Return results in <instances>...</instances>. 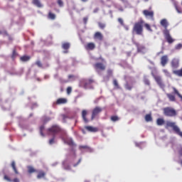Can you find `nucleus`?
Segmentation results:
<instances>
[{"label": "nucleus", "instance_id": "nucleus-1", "mask_svg": "<svg viewBox=\"0 0 182 182\" xmlns=\"http://www.w3.org/2000/svg\"><path fill=\"white\" fill-rule=\"evenodd\" d=\"M161 26H163L164 28V30L163 31L164 36L165 37V39L168 43H173V42L176 41L173 37H171V35L170 34V31L167 29L168 28V21L167 19L164 18L161 19L160 21Z\"/></svg>", "mask_w": 182, "mask_h": 182}, {"label": "nucleus", "instance_id": "nucleus-2", "mask_svg": "<svg viewBox=\"0 0 182 182\" xmlns=\"http://www.w3.org/2000/svg\"><path fill=\"white\" fill-rule=\"evenodd\" d=\"M143 25H144V21L143 20L136 22L132 29L133 33H136V35H143Z\"/></svg>", "mask_w": 182, "mask_h": 182}, {"label": "nucleus", "instance_id": "nucleus-3", "mask_svg": "<svg viewBox=\"0 0 182 182\" xmlns=\"http://www.w3.org/2000/svg\"><path fill=\"white\" fill-rule=\"evenodd\" d=\"M168 127H171L174 133H176V134H178V136L182 137V132L180 130V127L177 126V124H176V122L167 121L166 124V129H168Z\"/></svg>", "mask_w": 182, "mask_h": 182}, {"label": "nucleus", "instance_id": "nucleus-4", "mask_svg": "<svg viewBox=\"0 0 182 182\" xmlns=\"http://www.w3.org/2000/svg\"><path fill=\"white\" fill-rule=\"evenodd\" d=\"M173 93H166V97H168L169 102H176V95L179 97V98L182 100V95L178 92V90L176 87H172Z\"/></svg>", "mask_w": 182, "mask_h": 182}, {"label": "nucleus", "instance_id": "nucleus-5", "mask_svg": "<svg viewBox=\"0 0 182 182\" xmlns=\"http://www.w3.org/2000/svg\"><path fill=\"white\" fill-rule=\"evenodd\" d=\"M164 116L167 117H176L177 116V111L171 107H166L163 109Z\"/></svg>", "mask_w": 182, "mask_h": 182}, {"label": "nucleus", "instance_id": "nucleus-6", "mask_svg": "<svg viewBox=\"0 0 182 182\" xmlns=\"http://www.w3.org/2000/svg\"><path fill=\"white\" fill-rule=\"evenodd\" d=\"M48 134H52L53 136H56L58 133L62 132V129L58 125H53L51 127L47 129Z\"/></svg>", "mask_w": 182, "mask_h": 182}, {"label": "nucleus", "instance_id": "nucleus-7", "mask_svg": "<svg viewBox=\"0 0 182 182\" xmlns=\"http://www.w3.org/2000/svg\"><path fill=\"white\" fill-rule=\"evenodd\" d=\"M93 68L97 73L105 72V70H106V65H105L103 63H95L93 65Z\"/></svg>", "mask_w": 182, "mask_h": 182}, {"label": "nucleus", "instance_id": "nucleus-8", "mask_svg": "<svg viewBox=\"0 0 182 182\" xmlns=\"http://www.w3.org/2000/svg\"><path fill=\"white\" fill-rule=\"evenodd\" d=\"M103 112V108L101 107H95L92 110V115H91V120H95L100 113Z\"/></svg>", "mask_w": 182, "mask_h": 182}, {"label": "nucleus", "instance_id": "nucleus-9", "mask_svg": "<svg viewBox=\"0 0 182 182\" xmlns=\"http://www.w3.org/2000/svg\"><path fill=\"white\" fill-rule=\"evenodd\" d=\"M142 14L145 18H149L151 21H154V11L153 10H144Z\"/></svg>", "mask_w": 182, "mask_h": 182}, {"label": "nucleus", "instance_id": "nucleus-10", "mask_svg": "<svg viewBox=\"0 0 182 182\" xmlns=\"http://www.w3.org/2000/svg\"><path fill=\"white\" fill-rule=\"evenodd\" d=\"M154 78L155 79V81L156 82L159 87H161V89H164V87H166V85H164V82H163V80L161 79V77L154 75Z\"/></svg>", "mask_w": 182, "mask_h": 182}, {"label": "nucleus", "instance_id": "nucleus-11", "mask_svg": "<svg viewBox=\"0 0 182 182\" xmlns=\"http://www.w3.org/2000/svg\"><path fill=\"white\" fill-rule=\"evenodd\" d=\"M64 142L65 143V144L70 146V147H72L71 151H73V153L75 152V147H76V144H75V142H73V139H68L67 140H65Z\"/></svg>", "mask_w": 182, "mask_h": 182}, {"label": "nucleus", "instance_id": "nucleus-12", "mask_svg": "<svg viewBox=\"0 0 182 182\" xmlns=\"http://www.w3.org/2000/svg\"><path fill=\"white\" fill-rule=\"evenodd\" d=\"M87 113L88 112L86 109H82L81 112L82 119L85 123H89V119H87Z\"/></svg>", "mask_w": 182, "mask_h": 182}, {"label": "nucleus", "instance_id": "nucleus-13", "mask_svg": "<svg viewBox=\"0 0 182 182\" xmlns=\"http://www.w3.org/2000/svg\"><path fill=\"white\" fill-rule=\"evenodd\" d=\"M167 63H168V56L166 55H163L161 58V65L162 66H166L167 65Z\"/></svg>", "mask_w": 182, "mask_h": 182}, {"label": "nucleus", "instance_id": "nucleus-14", "mask_svg": "<svg viewBox=\"0 0 182 182\" xmlns=\"http://www.w3.org/2000/svg\"><path fill=\"white\" fill-rule=\"evenodd\" d=\"M85 130H87V132H90L91 133H96L97 132H99V129L97 127L92 126L85 127Z\"/></svg>", "mask_w": 182, "mask_h": 182}, {"label": "nucleus", "instance_id": "nucleus-15", "mask_svg": "<svg viewBox=\"0 0 182 182\" xmlns=\"http://www.w3.org/2000/svg\"><path fill=\"white\" fill-rule=\"evenodd\" d=\"M95 48H96V45H95L94 43H88L85 46V49H87V50H93V49H95Z\"/></svg>", "mask_w": 182, "mask_h": 182}, {"label": "nucleus", "instance_id": "nucleus-16", "mask_svg": "<svg viewBox=\"0 0 182 182\" xmlns=\"http://www.w3.org/2000/svg\"><path fill=\"white\" fill-rule=\"evenodd\" d=\"M171 65L173 69H177L178 68V60L173 58L171 62Z\"/></svg>", "mask_w": 182, "mask_h": 182}, {"label": "nucleus", "instance_id": "nucleus-17", "mask_svg": "<svg viewBox=\"0 0 182 182\" xmlns=\"http://www.w3.org/2000/svg\"><path fill=\"white\" fill-rule=\"evenodd\" d=\"M95 82V80H92V79H89V80H86L84 81V87L87 88L89 87L92 83H93Z\"/></svg>", "mask_w": 182, "mask_h": 182}, {"label": "nucleus", "instance_id": "nucleus-18", "mask_svg": "<svg viewBox=\"0 0 182 182\" xmlns=\"http://www.w3.org/2000/svg\"><path fill=\"white\" fill-rule=\"evenodd\" d=\"M94 38L95 39H98V41H103V35L99 31L95 33Z\"/></svg>", "mask_w": 182, "mask_h": 182}, {"label": "nucleus", "instance_id": "nucleus-19", "mask_svg": "<svg viewBox=\"0 0 182 182\" xmlns=\"http://www.w3.org/2000/svg\"><path fill=\"white\" fill-rule=\"evenodd\" d=\"M134 45H135V46L136 47L138 52H141V50L144 49V46L140 45L139 43L134 42Z\"/></svg>", "mask_w": 182, "mask_h": 182}, {"label": "nucleus", "instance_id": "nucleus-20", "mask_svg": "<svg viewBox=\"0 0 182 182\" xmlns=\"http://www.w3.org/2000/svg\"><path fill=\"white\" fill-rule=\"evenodd\" d=\"M68 100L65 98H59L56 101V105H65V103H67Z\"/></svg>", "mask_w": 182, "mask_h": 182}, {"label": "nucleus", "instance_id": "nucleus-21", "mask_svg": "<svg viewBox=\"0 0 182 182\" xmlns=\"http://www.w3.org/2000/svg\"><path fill=\"white\" fill-rule=\"evenodd\" d=\"M48 19H51V21H55L56 19V14L52 13V11H49L48 14Z\"/></svg>", "mask_w": 182, "mask_h": 182}, {"label": "nucleus", "instance_id": "nucleus-22", "mask_svg": "<svg viewBox=\"0 0 182 182\" xmlns=\"http://www.w3.org/2000/svg\"><path fill=\"white\" fill-rule=\"evenodd\" d=\"M20 60H21V62H28V61L31 60V56L23 55L20 58Z\"/></svg>", "mask_w": 182, "mask_h": 182}, {"label": "nucleus", "instance_id": "nucleus-23", "mask_svg": "<svg viewBox=\"0 0 182 182\" xmlns=\"http://www.w3.org/2000/svg\"><path fill=\"white\" fill-rule=\"evenodd\" d=\"M46 173L43 171H40L37 175V178L41 179L45 178Z\"/></svg>", "mask_w": 182, "mask_h": 182}, {"label": "nucleus", "instance_id": "nucleus-24", "mask_svg": "<svg viewBox=\"0 0 182 182\" xmlns=\"http://www.w3.org/2000/svg\"><path fill=\"white\" fill-rule=\"evenodd\" d=\"M4 180H6V181L9 182H19V179L18 178H14V180L11 179L8 176L5 175L4 176Z\"/></svg>", "mask_w": 182, "mask_h": 182}, {"label": "nucleus", "instance_id": "nucleus-25", "mask_svg": "<svg viewBox=\"0 0 182 182\" xmlns=\"http://www.w3.org/2000/svg\"><path fill=\"white\" fill-rule=\"evenodd\" d=\"M11 167L15 173V174H19V172L18 171V169L16 168V164L14 161L11 162Z\"/></svg>", "mask_w": 182, "mask_h": 182}, {"label": "nucleus", "instance_id": "nucleus-26", "mask_svg": "<svg viewBox=\"0 0 182 182\" xmlns=\"http://www.w3.org/2000/svg\"><path fill=\"white\" fill-rule=\"evenodd\" d=\"M107 80H109V79L110 78V77H112V76H113V70H112V69H108L107 70Z\"/></svg>", "mask_w": 182, "mask_h": 182}, {"label": "nucleus", "instance_id": "nucleus-27", "mask_svg": "<svg viewBox=\"0 0 182 182\" xmlns=\"http://www.w3.org/2000/svg\"><path fill=\"white\" fill-rule=\"evenodd\" d=\"M28 168V172L29 173V174H32V173H38V171L35 168H33V166H29L27 167Z\"/></svg>", "mask_w": 182, "mask_h": 182}, {"label": "nucleus", "instance_id": "nucleus-28", "mask_svg": "<svg viewBox=\"0 0 182 182\" xmlns=\"http://www.w3.org/2000/svg\"><path fill=\"white\" fill-rule=\"evenodd\" d=\"M173 73L176 75V76H179V77H182V68L180 70H173Z\"/></svg>", "mask_w": 182, "mask_h": 182}, {"label": "nucleus", "instance_id": "nucleus-29", "mask_svg": "<svg viewBox=\"0 0 182 182\" xmlns=\"http://www.w3.org/2000/svg\"><path fill=\"white\" fill-rule=\"evenodd\" d=\"M33 4L38 8H42V4L41 3V1H39V0H33Z\"/></svg>", "mask_w": 182, "mask_h": 182}, {"label": "nucleus", "instance_id": "nucleus-30", "mask_svg": "<svg viewBox=\"0 0 182 182\" xmlns=\"http://www.w3.org/2000/svg\"><path fill=\"white\" fill-rule=\"evenodd\" d=\"M62 48H63V49H64V50H68V49H69L70 48V43H64L62 45Z\"/></svg>", "mask_w": 182, "mask_h": 182}, {"label": "nucleus", "instance_id": "nucleus-31", "mask_svg": "<svg viewBox=\"0 0 182 182\" xmlns=\"http://www.w3.org/2000/svg\"><path fill=\"white\" fill-rule=\"evenodd\" d=\"M146 122H153V118L151 117V114H148L145 116Z\"/></svg>", "mask_w": 182, "mask_h": 182}, {"label": "nucleus", "instance_id": "nucleus-32", "mask_svg": "<svg viewBox=\"0 0 182 182\" xmlns=\"http://www.w3.org/2000/svg\"><path fill=\"white\" fill-rule=\"evenodd\" d=\"M156 124H158V126H163V124H164V119L159 118L156 120Z\"/></svg>", "mask_w": 182, "mask_h": 182}, {"label": "nucleus", "instance_id": "nucleus-33", "mask_svg": "<svg viewBox=\"0 0 182 182\" xmlns=\"http://www.w3.org/2000/svg\"><path fill=\"white\" fill-rule=\"evenodd\" d=\"M112 122H119L120 120V118L117 117V115H114L110 117Z\"/></svg>", "mask_w": 182, "mask_h": 182}, {"label": "nucleus", "instance_id": "nucleus-34", "mask_svg": "<svg viewBox=\"0 0 182 182\" xmlns=\"http://www.w3.org/2000/svg\"><path fill=\"white\" fill-rule=\"evenodd\" d=\"M98 26L100 29H105V28H106V24L105 23L99 22Z\"/></svg>", "mask_w": 182, "mask_h": 182}, {"label": "nucleus", "instance_id": "nucleus-35", "mask_svg": "<svg viewBox=\"0 0 182 182\" xmlns=\"http://www.w3.org/2000/svg\"><path fill=\"white\" fill-rule=\"evenodd\" d=\"M43 130H45V125H42L40 127V134L41 136H44Z\"/></svg>", "mask_w": 182, "mask_h": 182}, {"label": "nucleus", "instance_id": "nucleus-36", "mask_svg": "<svg viewBox=\"0 0 182 182\" xmlns=\"http://www.w3.org/2000/svg\"><path fill=\"white\" fill-rule=\"evenodd\" d=\"M16 56H18V53H16V50L14 49L11 55V58L14 60Z\"/></svg>", "mask_w": 182, "mask_h": 182}, {"label": "nucleus", "instance_id": "nucleus-37", "mask_svg": "<svg viewBox=\"0 0 182 182\" xmlns=\"http://www.w3.org/2000/svg\"><path fill=\"white\" fill-rule=\"evenodd\" d=\"M144 27L146 28V29H147V31H149V32H151L153 31L151 30V27L149 26V23H145Z\"/></svg>", "mask_w": 182, "mask_h": 182}, {"label": "nucleus", "instance_id": "nucleus-38", "mask_svg": "<svg viewBox=\"0 0 182 182\" xmlns=\"http://www.w3.org/2000/svg\"><path fill=\"white\" fill-rule=\"evenodd\" d=\"M80 150H82V149H87L89 150V149H90V147H89L87 145H81L79 146Z\"/></svg>", "mask_w": 182, "mask_h": 182}, {"label": "nucleus", "instance_id": "nucleus-39", "mask_svg": "<svg viewBox=\"0 0 182 182\" xmlns=\"http://www.w3.org/2000/svg\"><path fill=\"white\" fill-rule=\"evenodd\" d=\"M175 9H176L178 14H181V12H182L181 7L176 5Z\"/></svg>", "mask_w": 182, "mask_h": 182}, {"label": "nucleus", "instance_id": "nucleus-40", "mask_svg": "<svg viewBox=\"0 0 182 182\" xmlns=\"http://www.w3.org/2000/svg\"><path fill=\"white\" fill-rule=\"evenodd\" d=\"M182 48V44L181 43H178L175 46V49L176 50H180V49Z\"/></svg>", "mask_w": 182, "mask_h": 182}, {"label": "nucleus", "instance_id": "nucleus-41", "mask_svg": "<svg viewBox=\"0 0 182 182\" xmlns=\"http://www.w3.org/2000/svg\"><path fill=\"white\" fill-rule=\"evenodd\" d=\"M62 119H63V121L64 123H66V119H68V116L65 114H63L60 115Z\"/></svg>", "mask_w": 182, "mask_h": 182}, {"label": "nucleus", "instance_id": "nucleus-42", "mask_svg": "<svg viewBox=\"0 0 182 182\" xmlns=\"http://www.w3.org/2000/svg\"><path fill=\"white\" fill-rule=\"evenodd\" d=\"M118 22H119V23H120V25H122V26H124V21H123V18H119Z\"/></svg>", "mask_w": 182, "mask_h": 182}, {"label": "nucleus", "instance_id": "nucleus-43", "mask_svg": "<svg viewBox=\"0 0 182 182\" xmlns=\"http://www.w3.org/2000/svg\"><path fill=\"white\" fill-rule=\"evenodd\" d=\"M144 83L145 85H146L147 86H150V80H149V79H147V78H145L144 80Z\"/></svg>", "mask_w": 182, "mask_h": 182}, {"label": "nucleus", "instance_id": "nucleus-44", "mask_svg": "<svg viewBox=\"0 0 182 182\" xmlns=\"http://www.w3.org/2000/svg\"><path fill=\"white\" fill-rule=\"evenodd\" d=\"M113 85L117 87V89H119V83L117 82V80H113Z\"/></svg>", "mask_w": 182, "mask_h": 182}, {"label": "nucleus", "instance_id": "nucleus-45", "mask_svg": "<svg viewBox=\"0 0 182 182\" xmlns=\"http://www.w3.org/2000/svg\"><path fill=\"white\" fill-rule=\"evenodd\" d=\"M36 65H38V68H43V65H42V63L39 60H37L36 62Z\"/></svg>", "mask_w": 182, "mask_h": 182}, {"label": "nucleus", "instance_id": "nucleus-46", "mask_svg": "<svg viewBox=\"0 0 182 182\" xmlns=\"http://www.w3.org/2000/svg\"><path fill=\"white\" fill-rule=\"evenodd\" d=\"M163 72H164V75H166V76L170 77V73L168 72V70L164 69V70H163Z\"/></svg>", "mask_w": 182, "mask_h": 182}, {"label": "nucleus", "instance_id": "nucleus-47", "mask_svg": "<svg viewBox=\"0 0 182 182\" xmlns=\"http://www.w3.org/2000/svg\"><path fill=\"white\" fill-rule=\"evenodd\" d=\"M126 89H127V90H132V89L133 88V87H132V85L127 84L125 85Z\"/></svg>", "mask_w": 182, "mask_h": 182}, {"label": "nucleus", "instance_id": "nucleus-48", "mask_svg": "<svg viewBox=\"0 0 182 182\" xmlns=\"http://www.w3.org/2000/svg\"><path fill=\"white\" fill-rule=\"evenodd\" d=\"M67 93H68V95H70V93H72V87H68L67 88Z\"/></svg>", "mask_w": 182, "mask_h": 182}, {"label": "nucleus", "instance_id": "nucleus-49", "mask_svg": "<svg viewBox=\"0 0 182 182\" xmlns=\"http://www.w3.org/2000/svg\"><path fill=\"white\" fill-rule=\"evenodd\" d=\"M53 143H55V136L49 140V144H53Z\"/></svg>", "mask_w": 182, "mask_h": 182}, {"label": "nucleus", "instance_id": "nucleus-50", "mask_svg": "<svg viewBox=\"0 0 182 182\" xmlns=\"http://www.w3.org/2000/svg\"><path fill=\"white\" fill-rule=\"evenodd\" d=\"M59 6H63V1L62 0H58Z\"/></svg>", "mask_w": 182, "mask_h": 182}, {"label": "nucleus", "instance_id": "nucleus-51", "mask_svg": "<svg viewBox=\"0 0 182 182\" xmlns=\"http://www.w3.org/2000/svg\"><path fill=\"white\" fill-rule=\"evenodd\" d=\"M179 156H182V146H181L178 151Z\"/></svg>", "mask_w": 182, "mask_h": 182}, {"label": "nucleus", "instance_id": "nucleus-52", "mask_svg": "<svg viewBox=\"0 0 182 182\" xmlns=\"http://www.w3.org/2000/svg\"><path fill=\"white\" fill-rule=\"evenodd\" d=\"M87 17H84L83 18V22H84V23L86 25V23H87Z\"/></svg>", "mask_w": 182, "mask_h": 182}, {"label": "nucleus", "instance_id": "nucleus-53", "mask_svg": "<svg viewBox=\"0 0 182 182\" xmlns=\"http://www.w3.org/2000/svg\"><path fill=\"white\" fill-rule=\"evenodd\" d=\"M68 79H75V75H68Z\"/></svg>", "mask_w": 182, "mask_h": 182}, {"label": "nucleus", "instance_id": "nucleus-54", "mask_svg": "<svg viewBox=\"0 0 182 182\" xmlns=\"http://www.w3.org/2000/svg\"><path fill=\"white\" fill-rule=\"evenodd\" d=\"M80 161H82V159H79L77 163L74 164V167H76V166H77L78 164H80Z\"/></svg>", "mask_w": 182, "mask_h": 182}, {"label": "nucleus", "instance_id": "nucleus-55", "mask_svg": "<svg viewBox=\"0 0 182 182\" xmlns=\"http://www.w3.org/2000/svg\"><path fill=\"white\" fill-rule=\"evenodd\" d=\"M97 12H99V9H94V11H93V13L94 14H97Z\"/></svg>", "mask_w": 182, "mask_h": 182}, {"label": "nucleus", "instance_id": "nucleus-56", "mask_svg": "<svg viewBox=\"0 0 182 182\" xmlns=\"http://www.w3.org/2000/svg\"><path fill=\"white\" fill-rule=\"evenodd\" d=\"M118 9L119 11H120V12H123V11H124V9H123L122 7H120Z\"/></svg>", "mask_w": 182, "mask_h": 182}, {"label": "nucleus", "instance_id": "nucleus-57", "mask_svg": "<svg viewBox=\"0 0 182 182\" xmlns=\"http://www.w3.org/2000/svg\"><path fill=\"white\" fill-rule=\"evenodd\" d=\"M100 60H102V62H105V59L102 57H100L99 58Z\"/></svg>", "mask_w": 182, "mask_h": 182}, {"label": "nucleus", "instance_id": "nucleus-58", "mask_svg": "<svg viewBox=\"0 0 182 182\" xmlns=\"http://www.w3.org/2000/svg\"><path fill=\"white\" fill-rule=\"evenodd\" d=\"M124 26L126 31H129V26Z\"/></svg>", "mask_w": 182, "mask_h": 182}, {"label": "nucleus", "instance_id": "nucleus-59", "mask_svg": "<svg viewBox=\"0 0 182 182\" xmlns=\"http://www.w3.org/2000/svg\"><path fill=\"white\" fill-rule=\"evenodd\" d=\"M82 2H87V0H81Z\"/></svg>", "mask_w": 182, "mask_h": 182}, {"label": "nucleus", "instance_id": "nucleus-60", "mask_svg": "<svg viewBox=\"0 0 182 182\" xmlns=\"http://www.w3.org/2000/svg\"><path fill=\"white\" fill-rule=\"evenodd\" d=\"M122 2H126V0H121Z\"/></svg>", "mask_w": 182, "mask_h": 182}, {"label": "nucleus", "instance_id": "nucleus-61", "mask_svg": "<svg viewBox=\"0 0 182 182\" xmlns=\"http://www.w3.org/2000/svg\"><path fill=\"white\" fill-rule=\"evenodd\" d=\"M146 2H147V1H149V0H144Z\"/></svg>", "mask_w": 182, "mask_h": 182}]
</instances>
